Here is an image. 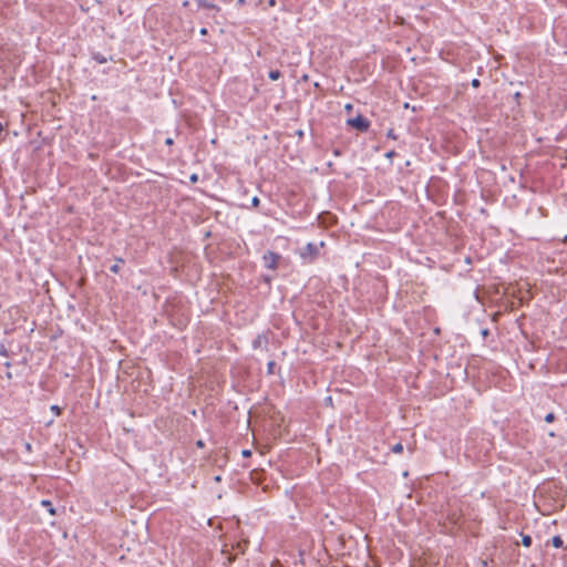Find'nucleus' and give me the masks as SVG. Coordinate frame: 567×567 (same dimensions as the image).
Returning a JSON list of instances; mask_svg holds the SVG:
<instances>
[{"label": "nucleus", "mask_w": 567, "mask_h": 567, "mask_svg": "<svg viewBox=\"0 0 567 567\" xmlns=\"http://www.w3.org/2000/svg\"><path fill=\"white\" fill-rule=\"evenodd\" d=\"M347 124L362 133L367 132L370 127V122L362 115H358L354 118H349Z\"/></svg>", "instance_id": "1"}, {"label": "nucleus", "mask_w": 567, "mask_h": 567, "mask_svg": "<svg viewBox=\"0 0 567 567\" xmlns=\"http://www.w3.org/2000/svg\"><path fill=\"white\" fill-rule=\"evenodd\" d=\"M324 243L320 241L319 245L309 243L305 250L301 252L303 258H308L309 260H313L319 255V248L323 247Z\"/></svg>", "instance_id": "2"}, {"label": "nucleus", "mask_w": 567, "mask_h": 567, "mask_svg": "<svg viewBox=\"0 0 567 567\" xmlns=\"http://www.w3.org/2000/svg\"><path fill=\"white\" fill-rule=\"evenodd\" d=\"M279 259H280V256L278 254L268 251L262 257L264 266L268 269H276Z\"/></svg>", "instance_id": "3"}, {"label": "nucleus", "mask_w": 567, "mask_h": 567, "mask_svg": "<svg viewBox=\"0 0 567 567\" xmlns=\"http://www.w3.org/2000/svg\"><path fill=\"white\" fill-rule=\"evenodd\" d=\"M195 2L198 4L199 8L219 11V8L216 4H214L207 0H195Z\"/></svg>", "instance_id": "4"}, {"label": "nucleus", "mask_w": 567, "mask_h": 567, "mask_svg": "<svg viewBox=\"0 0 567 567\" xmlns=\"http://www.w3.org/2000/svg\"><path fill=\"white\" fill-rule=\"evenodd\" d=\"M268 344V338L266 336H258L254 341V348H262Z\"/></svg>", "instance_id": "5"}, {"label": "nucleus", "mask_w": 567, "mask_h": 567, "mask_svg": "<svg viewBox=\"0 0 567 567\" xmlns=\"http://www.w3.org/2000/svg\"><path fill=\"white\" fill-rule=\"evenodd\" d=\"M249 480L250 482L256 484L261 483V473L258 471V468H254L252 471H250Z\"/></svg>", "instance_id": "6"}, {"label": "nucleus", "mask_w": 567, "mask_h": 567, "mask_svg": "<svg viewBox=\"0 0 567 567\" xmlns=\"http://www.w3.org/2000/svg\"><path fill=\"white\" fill-rule=\"evenodd\" d=\"M41 505L47 508V511L50 513V515H55V508L53 507L51 501L43 499V501H41Z\"/></svg>", "instance_id": "7"}, {"label": "nucleus", "mask_w": 567, "mask_h": 567, "mask_svg": "<svg viewBox=\"0 0 567 567\" xmlns=\"http://www.w3.org/2000/svg\"><path fill=\"white\" fill-rule=\"evenodd\" d=\"M124 262L123 258H116V264H114L110 270L113 272V274H118L120 272V265L118 264H122Z\"/></svg>", "instance_id": "8"}, {"label": "nucleus", "mask_w": 567, "mask_h": 567, "mask_svg": "<svg viewBox=\"0 0 567 567\" xmlns=\"http://www.w3.org/2000/svg\"><path fill=\"white\" fill-rule=\"evenodd\" d=\"M551 544L555 548H560L563 546V539L560 536H554L551 539Z\"/></svg>", "instance_id": "9"}, {"label": "nucleus", "mask_w": 567, "mask_h": 567, "mask_svg": "<svg viewBox=\"0 0 567 567\" xmlns=\"http://www.w3.org/2000/svg\"><path fill=\"white\" fill-rule=\"evenodd\" d=\"M268 75H269V78H270L272 81H276V80H278V79L281 76V73H280V71H278V70H272V71H270V72H269V74H268Z\"/></svg>", "instance_id": "10"}, {"label": "nucleus", "mask_w": 567, "mask_h": 567, "mask_svg": "<svg viewBox=\"0 0 567 567\" xmlns=\"http://www.w3.org/2000/svg\"><path fill=\"white\" fill-rule=\"evenodd\" d=\"M522 544L525 547H529L532 545V537L528 535H523L522 537Z\"/></svg>", "instance_id": "11"}, {"label": "nucleus", "mask_w": 567, "mask_h": 567, "mask_svg": "<svg viewBox=\"0 0 567 567\" xmlns=\"http://www.w3.org/2000/svg\"><path fill=\"white\" fill-rule=\"evenodd\" d=\"M403 451V445L401 443H396L392 446V452L393 453H401Z\"/></svg>", "instance_id": "12"}, {"label": "nucleus", "mask_w": 567, "mask_h": 567, "mask_svg": "<svg viewBox=\"0 0 567 567\" xmlns=\"http://www.w3.org/2000/svg\"><path fill=\"white\" fill-rule=\"evenodd\" d=\"M0 355L6 357V358L9 357V351H8V349L6 348L4 344L0 346Z\"/></svg>", "instance_id": "13"}, {"label": "nucleus", "mask_w": 567, "mask_h": 567, "mask_svg": "<svg viewBox=\"0 0 567 567\" xmlns=\"http://www.w3.org/2000/svg\"><path fill=\"white\" fill-rule=\"evenodd\" d=\"M50 410L53 412V414H54L55 416L60 415V413H61V409H60V406H59V405H55V404L51 405Z\"/></svg>", "instance_id": "14"}, {"label": "nucleus", "mask_w": 567, "mask_h": 567, "mask_svg": "<svg viewBox=\"0 0 567 567\" xmlns=\"http://www.w3.org/2000/svg\"><path fill=\"white\" fill-rule=\"evenodd\" d=\"M267 370H268V374H272L274 373V368H275V362L272 360H270L268 363H267Z\"/></svg>", "instance_id": "15"}, {"label": "nucleus", "mask_w": 567, "mask_h": 567, "mask_svg": "<svg viewBox=\"0 0 567 567\" xmlns=\"http://www.w3.org/2000/svg\"><path fill=\"white\" fill-rule=\"evenodd\" d=\"M386 136L391 140H396L398 136L396 134L394 133V130L393 128H390L388 132H386Z\"/></svg>", "instance_id": "16"}, {"label": "nucleus", "mask_w": 567, "mask_h": 567, "mask_svg": "<svg viewBox=\"0 0 567 567\" xmlns=\"http://www.w3.org/2000/svg\"><path fill=\"white\" fill-rule=\"evenodd\" d=\"M554 420H555V414H554L553 412H550V413L546 414V416H545V421H546L547 423H551V422H554Z\"/></svg>", "instance_id": "17"}, {"label": "nucleus", "mask_w": 567, "mask_h": 567, "mask_svg": "<svg viewBox=\"0 0 567 567\" xmlns=\"http://www.w3.org/2000/svg\"><path fill=\"white\" fill-rule=\"evenodd\" d=\"M94 59L101 64L106 62V59L100 54L95 55Z\"/></svg>", "instance_id": "18"}, {"label": "nucleus", "mask_w": 567, "mask_h": 567, "mask_svg": "<svg viewBox=\"0 0 567 567\" xmlns=\"http://www.w3.org/2000/svg\"><path fill=\"white\" fill-rule=\"evenodd\" d=\"M471 84H472V86H473V87H475V89H476V87H478V86H480V84H481V83H480V80H477V79H473V80H472V82H471Z\"/></svg>", "instance_id": "19"}, {"label": "nucleus", "mask_w": 567, "mask_h": 567, "mask_svg": "<svg viewBox=\"0 0 567 567\" xmlns=\"http://www.w3.org/2000/svg\"><path fill=\"white\" fill-rule=\"evenodd\" d=\"M251 204H252L254 206H258V204H259V198H258V197H254V198L251 199Z\"/></svg>", "instance_id": "20"}, {"label": "nucleus", "mask_w": 567, "mask_h": 567, "mask_svg": "<svg viewBox=\"0 0 567 567\" xmlns=\"http://www.w3.org/2000/svg\"><path fill=\"white\" fill-rule=\"evenodd\" d=\"M173 143H174V142H173V138H172V137H167V138L165 140V144H166V145H168V146L173 145Z\"/></svg>", "instance_id": "21"}, {"label": "nucleus", "mask_w": 567, "mask_h": 567, "mask_svg": "<svg viewBox=\"0 0 567 567\" xmlns=\"http://www.w3.org/2000/svg\"><path fill=\"white\" fill-rule=\"evenodd\" d=\"M241 455L245 457V458H248V449H244L241 451Z\"/></svg>", "instance_id": "22"}, {"label": "nucleus", "mask_w": 567, "mask_h": 567, "mask_svg": "<svg viewBox=\"0 0 567 567\" xmlns=\"http://www.w3.org/2000/svg\"><path fill=\"white\" fill-rule=\"evenodd\" d=\"M394 155H395V152L391 151V152L386 153L385 156L389 157V158H392Z\"/></svg>", "instance_id": "23"}, {"label": "nucleus", "mask_w": 567, "mask_h": 567, "mask_svg": "<svg viewBox=\"0 0 567 567\" xmlns=\"http://www.w3.org/2000/svg\"><path fill=\"white\" fill-rule=\"evenodd\" d=\"M199 33H200L202 35L207 34V29H206V28H202V29L199 30Z\"/></svg>", "instance_id": "24"}, {"label": "nucleus", "mask_w": 567, "mask_h": 567, "mask_svg": "<svg viewBox=\"0 0 567 567\" xmlns=\"http://www.w3.org/2000/svg\"><path fill=\"white\" fill-rule=\"evenodd\" d=\"M196 445L198 447H203L204 446V442L202 440H199V441L196 442Z\"/></svg>", "instance_id": "25"}, {"label": "nucleus", "mask_w": 567, "mask_h": 567, "mask_svg": "<svg viewBox=\"0 0 567 567\" xmlns=\"http://www.w3.org/2000/svg\"><path fill=\"white\" fill-rule=\"evenodd\" d=\"M346 110L350 112L352 110V104H347Z\"/></svg>", "instance_id": "26"}, {"label": "nucleus", "mask_w": 567, "mask_h": 567, "mask_svg": "<svg viewBox=\"0 0 567 567\" xmlns=\"http://www.w3.org/2000/svg\"><path fill=\"white\" fill-rule=\"evenodd\" d=\"M190 181H192V182H196V181H197V176H196L195 174H194V175H192Z\"/></svg>", "instance_id": "27"}, {"label": "nucleus", "mask_w": 567, "mask_h": 567, "mask_svg": "<svg viewBox=\"0 0 567 567\" xmlns=\"http://www.w3.org/2000/svg\"><path fill=\"white\" fill-rule=\"evenodd\" d=\"M188 4H189V1H188V0H185V1L183 2V7H188Z\"/></svg>", "instance_id": "28"}, {"label": "nucleus", "mask_w": 567, "mask_h": 567, "mask_svg": "<svg viewBox=\"0 0 567 567\" xmlns=\"http://www.w3.org/2000/svg\"><path fill=\"white\" fill-rule=\"evenodd\" d=\"M269 6H275V0H269Z\"/></svg>", "instance_id": "29"}, {"label": "nucleus", "mask_w": 567, "mask_h": 567, "mask_svg": "<svg viewBox=\"0 0 567 567\" xmlns=\"http://www.w3.org/2000/svg\"><path fill=\"white\" fill-rule=\"evenodd\" d=\"M4 365H6L7 368H10V367H11V363H10L9 361H7V362L4 363Z\"/></svg>", "instance_id": "30"}, {"label": "nucleus", "mask_w": 567, "mask_h": 567, "mask_svg": "<svg viewBox=\"0 0 567 567\" xmlns=\"http://www.w3.org/2000/svg\"><path fill=\"white\" fill-rule=\"evenodd\" d=\"M482 565H483L484 567H486V566H487V561H486V560H482Z\"/></svg>", "instance_id": "31"}, {"label": "nucleus", "mask_w": 567, "mask_h": 567, "mask_svg": "<svg viewBox=\"0 0 567 567\" xmlns=\"http://www.w3.org/2000/svg\"><path fill=\"white\" fill-rule=\"evenodd\" d=\"M239 4H244L245 0H237Z\"/></svg>", "instance_id": "32"}, {"label": "nucleus", "mask_w": 567, "mask_h": 567, "mask_svg": "<svg viewBox=\"0 0 567 567\" xmlns=\"http://www.w3.org/2000/svg\"><path fill=\"white\" fill-rule=\"evenodd\" d=\"M25 449L30 450V449H31V445H30V444H27V445H25Z\"/></svg>", "instance_id": "33"}, {"label": "nucleus", "mask_w": 567, "mask_h": 567, "mask_svg": "<svg viewBox=\"0 0 567 567\" xmlns=\"http://www.w3.org/2000/svg\"><path fill=\"white\" fill-rule=\"evenodd\" d=\"M2 130H3V126H2V124L0 123V133L2 132Z\"/></svg>", "instance_id": "34"}]
</instances>
